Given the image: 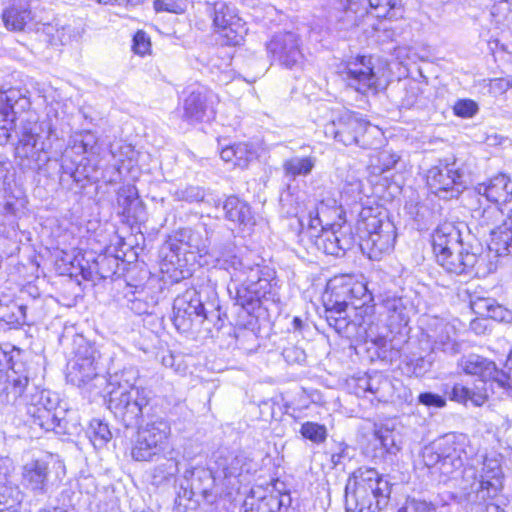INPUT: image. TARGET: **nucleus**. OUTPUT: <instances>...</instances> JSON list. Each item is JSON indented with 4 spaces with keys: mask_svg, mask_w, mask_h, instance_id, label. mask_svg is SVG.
<instances>
[{
    "mask_svg": "<svg viewBox=\"0 0 512 512\" xmlns=\"http://www.w3.org/2000/svg\"><path fill=\"white\" fill-rule=\"evenodd\" d=\"M212 255L216 265L226 270L232 281L242 282L235 285V303L241 306L249 314L259 306L261 299H269L272 295V284L267 278L260 276L259 265L244 262L235 254V247L231 244L214 247Z\"/></svg>",
    "mask_w": 512,
    "mask_h": 512,
    "instance_id": "1",
    "label": "nucleus"
},
{
    "mask_svg": "<svg viewBox=\"0 0 512 512\" xmlns=\"http://www.w3.org/2000/svg\"><path fill=\"white\" fill-rule=\"evenodd\" d=\"M391 490L388 476L374 468L360 467L345 486L346 512H380L388 504Z\"/></svg>",
    "mask_w": 512,
    "mask_h": 512,
    "instance_id": "2",
    "label": "nucleus"
},
{
    "mask_svg": "<svg viewBox=\"0 0 512 512\" xmlns=\"http://www.w3.org/2000/svg\"><path fill=\"white\" fill-rule=\"evenodd\" d=\"M220 308L219 298L213 287L187 289L174 299L173 323L181 332H188L205 321L216 326L221 320Z\"/></svg>",
    "mask_w": 512,
    "mask_h": 512,
    "instance_id": "3",
    "label": "nucleus"
},
{
    "mask_svg": "<svg viewBox=\"0 0 512 512\" xmlns=\"http://www.w3.org/2000/svg\"><path fill=\"white\" fill-rule=\"evenodd\" d=\"M5 390L6 399L3 401L24 406L27 417L32 416V408L41 411L59 402L55 392L38 387L32 364L23 361L12 363L11 376Z\"/></svg>",
    "mask_w": 512,
    "mask_h": 512,
    "instance_id": "4",
    "label": "nucleus"
},
{
    "mask_svg": "<svg viewBox=\"0 0 512 512\" xmlns=\"http://www.w3.org/2000/svg\"><path fill=\"white\" fill-rule=\"evenodd\" d=\"M170 435L168 421L160 418L147 423L137 432L131 447V457L135 461H158L161 456L171 455Z\"/></svg>",
    "mask_w": 512,
    "mask_h": 512,
    "instance_id": "5",
    "label": "nucleus"
},
{
    "mask_svg": "<svg viewBox=\"0 0 512 512\" xmlns=\"http://www.w3.org/2000/svg\"><path fill=\"white\" fill-rule=\"evenodd\" d=\"M150 400V391L146 388L112 390L108 408L126 428H133L140 424Z\"/></svg>",
    "mask_w": 512,
    "mask_h": 512,
    "instance_id": "6",
    "label": "nucleus"
},
{
    "mask_svg": "<svg viewBox=\"0 0 512 512\" xmlns=\"http://www.w3.org/2000/svg\"><path fill=\"white\" fill-rule=\"evenodd\" d=\"M361 225L359 246L371 260H380L393 249L396 233L392 222L369 216L363 218Z\"/></svg>",
    "mask_w": 512,
    "mask_h": 512,
    "instance_id": "7",
    "label": "nucleus"
},
{
    "mask_svg": "<svg viewBox=\"0 0 512 512\" xmlns=\"http://www.w3.org/2000/svg\"><path fill=\"white\" fill-rule=\"evenodd\" d=\"M304 234L319 251L327 255L343 256L355 244L350 227L336 221H327L321 225L308 223Z\"/></svg>",
    "mask_w": 512,
    "mask_h": 512,
    "instance_id": "8",
    "label": "nucleus"
},
{
    "mask_svg": "<svg viewBox=\"0 0 512 512\" xmlns=\"http://www.w3.org/2000/svg\"><path fill=\"white\" fill-rule=\"evenodd\" d=\"M266 52L271 64L288 70H301L305 63L303 41L293 31H280L266 42Z\"/></svg>",
    "mask_w": 512,
    "mask_h": 512,
    "instance_id": "9",
    "label": "nucleus"
},
{
    "mask_svg": "<svg viewBox=\"0 0 512 512\" xmlns=\"http://www.w3.org/2000/svg\"><path fill=\"white\" fill-rule=\"evenodd\" d=\"M503 216L499 207L491 205L479 218V225L487 228L491 236L489 249L498 256L512 255V216L505 220Z\"/></svg>",
    "mask_w": 512,
    "mask_h": 512,
    "instance_id": "10",
    "label": "nucleus"
},
{
    "mask_svg": "<svg viewBox=\"0 0 512 512\" xmlns=\"http://www.w3.org/2000/svg\"><path fill=\"white\" fill-rule=\"evenodd\" d=\"M27 422L31 427H38L41 431L53 432L56 435H74L79 430V423L74 413L66 409L58 402V405L42 409L41 411L32 408V416Z\"/></svg>",
    "mask_w": 512,
    "mask_h": 512,
    "instance_id": "11",
    "label": "nucleus"
},
{
    "mask_svg": "<svg viewBox=\"0 0 512 512\" xmlns=\"http://www.w3.org/2000/svg\"><path fill=\"white\" fill-rule=\"evenodd\" d=\"M369 123L360 118L356 113L343 111L337 118L327 123L324 133L345 146L360 145V138L367 132Z\"/></svg>",
    "mask_w": 512,
    "mask_h": 512,
    "instance_id": "12",
    "label": "nucleus"
},
{
    "mask_svg": "<svg viewBox=\"0 0 512 512\" xmlns=\"http://www.w3.org/2000/svg\"><path fill=\"white\" fill-rule=\"evenodd\" d=\"M100 353L91 344L79 345L75 361L67 373V380L73 385L82 387L99 378Z\"/></svg>",
    "mask_w": 512,
    "mask_h": 512,
    "instance_id": "13",
    "label": "nucleus"
},
{
    "mask_svg": "<svg viewBox=\"0 0 512 512\" xmlns=\"http://www.w3.org/2000/svg\"><path fill=\"white\" fill-rule=\"evenodd\" d=\"M342 78L347 86L361 94H376L378 77L374 72L371 57L359 56L347 63L342 71Z\"/></svg>",
    "mask_w": 512,
    "mask_h": 512,
    "instance_id": "14",
    "label": "nucleus"
},
{
    "mask_svg": "<svg viewBox=\"0 0 512 512\" xmlns=\"http://www.w3.org/2000/svg\"><path fill=\"white\" fill-rule=\"evenodd\" d=\"M209 231L205 226L181 228L165 243L164 248L179 255L183 252H197L200 255L209 253Z\"/></svg>",
    "mask_w": 512,
    "mask_h": 512,
    "instance_id": "15",
    "label": "nucleus"
},
{
    "mask_svg": "<svg viewBox=\"0 0 512 512\" xmlns=\"http://www.w3.org/2000/svg\"><path fill=\"white\" fill-rule=\"evenodd\" d=\"M457 368L467 375L479 376L485 385L489 384L494 394H496V387H503V381L507 379L502 372H498L493 361L478 354L461 357L457 362Z\"/></svg>",
    "mask_w": 512,
    "mask_h": 512,
    "instance_id": "16",
    "label": "nucleus"
},
{
    "mask_svg": "<svg viewBox=\"0 0 512 512\" xmlns=\"http://www.w3.org/2000/svg\"><path fill=\"white\" fill-rule=\"evenodd\" d=\"M467 229V225L463 222L450 225V242L455 241L450 247V258H452L450 260V274L461 275L473 268L477 262L476 254L469 252L463 244L461 235L463 230Z\"/></svg>",
    "mask_w": 512,
    "mask_h": 512,
    "instance_id": "17",
    "label": "nucleus"
},
{
    "mask_svg": "<svg viewBox=\"0 0 512 512\" xmlns=\"http://www.w3.org/2000/svg\"><path fill=\"white\" fill-rule=\"evenodd\" d=\"M213 23L233 44H239L243 39L246 30L233 6L225 2H216L213 7Z\"/></svg>",
    "mask_w": 512,
    "mask_h": 512,
    "instance_id": "18",
    "label": "nucleus"
},
{
    "mask_svg": "<svg viewBox=\"0 0 512 512\" xmlns=\"http://www.w3.org/2000/svg\"><path fill=\"white\" fill-rule=\"evenodd\" d=\"M214 94L204 88H197L189 92L184 99L183 118L191 122H201L214 115Z\"/></svg>",
    "mask_w": 512,
    "mask_h": 512,
    "instance_id": "19",
    "label": "nucleus"
},
{
    "mask_svg": "<svg viewBox=\"0 0 512 512\" xmlns=\"http://www.w3.org/2000/svg\"><path fill=\"white\" fill-rule=\"evenodd\" d=\"M502 480L503 472L500 460L496 457H485L482 463L481 473L479 475V497L484 500H493L496 498L502 490Z\"/></svg>",
    "mask_w": 512,
    "mask_h": 512,
    "instance_id": "20",
    "label": "nucleus"
},
{
    "mask_svg": "<svg viewBox=\"0 0 512 512\" xmlns=\"http://www.w3.org/2000/svg\"><path fill=\"white\" fill-rule=\"evenodd\" d=\"M49 474V461L46 459H33L23 466V485L34 493L42 495L47 491Z\"/></svg>",
    "mask_w": 512,
    "mask_h": 512,
    "instance_id": "21",
    "label": "nucleus"
},
{
    "mask_svg": "<svg viewBox=\"0 0 512 512\" xmlns=\"http://www.w3.org/2000/svg\"><path fill=\"white\" fill-rule=\"evenodd\" d=\"M475 191L492 203L508 202L512 199V182L509 176L499 173L487 182L479 183Z\"/></svg>",
    "mask_w": 512,
    "mask_h": 512,
    "instance_id": "22",
    "label": "nucleus"
},
{
    "mask_svg": "<svg viewBox=\"0 0 512 512\" xmlns=\"http://www.w3.org/2000/svg\"><path fill=\"white\" fill-rule=\"evenodd\" d=\"M215 465V473L224 478L239 477L244 473L249 474L253 470L252 460L244 453L219 455Z\"/></svg>",
    "mask_w": 512,
    "mask_h": 512,
    "instance_id": "23",
    "label": "nucleus"
},
{
    "mask_svg": "<svg viewBox=\"0 0 512 512\" xmlns=\"http://www.w3.org/2000/svg\"><path fill=\"white\" fill-rule=\"evenodd\" d=\"M450 465L459 470L463 468V476L471 479L476 478V473L473 467L467 466L468 461V437L462 433H450Z\"/></svg>",
    "mask_w": 512,
    "mask_h": 512,
    "instance_id": "24",
    "label": "nucleus"
},
{
    "mask_svg": "<svg viewBox=\"0 0 512 512\" xmlns=\"http://www.w3.org/2000/svg\"><path fill=\"white\" fill-rule=\"evenodd\" d=\"M39 135L31 130L25 129L22 132L18 145L15 148L17 158L21 159V165L32 167L31 163L37 164L41 160L43 144L38 142Z\"/></svg>",
    "mask_w": 512,
    "mask_h": 512,
    "instance_id": "25",
    "label": "nucleus"
},
{
    "mask_svg": "<svg viewBox=\"0 0 512 512\" xmlns=\"http://www.w3.org/2000/svg\"><path fill=\"white\" fill-rule=\"evenodd\" d=\"M343 213L344 211L337 198L328 192L326 196L321 197L315 210L310 211L308 223L321 225L327 221L330 222V220L341 219Z\"/></svg>",
    "mask_w": 512,
    "mask_h": 512,
    "instance_id": "26",
    "label": "nucleus"
},
{
    "mask_svg": "<svg viewBox=\"0 0 512 512\" xmlns=\"http://www.w3.org/2000/svg\"><path fill=\"white\" fill-rule=\"evenodd\" d=\"M118 206L121 213L128 219L138 221L144 214V207L138 196V191L133 185L123 186L117 195Z\"/></svg>",
    "mask_w": 512,
    "mask_h": 512,
    "instance_id": "27",
    "label": "nucleus"
},
{
    "mask_svg": "<svg viewBox=\"0 0 512 512\" xmlns=\"http://www.w3.org/2000/svg\"><path fill=\"white\" fill-rule=\"evenodd\" d=\"M124 298L126 299V306L137 315L152 313V309L156 305L155 297L143 287L128 285Z\"/></svg>",
    "mask_w": 512,
    "mask_h": 512,
    "instance_id": "28",
    "label": "nucleus"
},
{
    "mask_svg": "<svg viewBox=\"0 0 512 512\" xmlns=\"http://www.w3.org/2000/svg\"><path fill=\"white\" fill-rule=\"evenodd\" d=\"M18 92L9 90L0 94V144L8 142L9 131L13 128L15 121L14 104L17 102Z\"/></svg>",
    "mask_w": 512,
    "mask_h": 512,
    "instance_id": "29",
    "label": "nucleus"
},
{
    "mask_svg": "<svg viewBox=\"0 0 512 512\" xmlns=\"http://www.w3.org/2000/svg\"><path fill=\"white\" fill-rule=\"evenodd\" d=\"M72 145L70 149H66L62 156V164L61 169L63 173L68 174L71 177H74V168L73 166L66 165V160L68 158V154L73 152L75 154H85V153H94V149L97 144L96 136L90 132L85 131L79 134H76L71 141Z\"/></svg>",
    "mask_w": 512,
    "mask_h": 512,
    "instance_id": "30",
    "label": "nucleus"
},
{
    "mask_svg": "<svg viewBox=\"0 0 512 512\" xmlns=\"http://www.w3.org/2000/svg\"><path fill=\"white\" fill-rule=\"evenodd\" d=\"M225 218L240 225H254L251 207L236 196H229L223 203Z\"/></svg>",
    "mask_w": 512,
    "mask_h": 512,
    "instance_id": "31",
    "label": "nucleus"
},
{
    "mask_svg": "<svg viewBox=\"0 0 512 512\" xmlns=\"http://www.w3.org/2000/svg\"><path fill=\"white\" fill-rule=\"evenodd\" d=\"M27 307L7 295L0 297V321L16 327L27 323Z\"/></svg>",
    "mask_w": 512,
    "mask_h": 512,
    "instance_id": "32",
    "label": "nucleus"
},
{
    "mask_svg": "<svg viewBox=\"0 0 512 512\" xmlns=\"http://www.w3.org/2000/svg\"><path fill=\"white\" fill-rule=\"evenodd\" d=\"M220 157L227 163L246 168L255 158V151L248 143H237L221 149Z\"/></svg>",
    "mask_w": 512,
    "mask_h": 512,
    "instance_id": "33",
    "label": "nucleus"
},
{
    "mask_svg": "<svg viewBox=\"0 0 512 512\" xmlns=\"http://www.w3.org/2000/svg\"><path fill=\"white\" fill-rule=\"evenodd\" d=\"M108 382L110 385L115 386L114 390H126L132 388H140L136 386L137 379L139 377L138 370L133 367H124L121 370H117L115 365L112 364L108 367Z\"/></svg>",
    "mask_w": 512,
    "mask_h": 512,
    "instance_id": "34",
    "label": "nucleus"
},
{
    "mask_svg": "<svg viewBox=\"0 0 512 512\" xmlns=\"http://www.w3.org/2000/svg\"><path fill=\"white\" fill-rule=\"evenodd\" d=\"M487 388L474 391L461 384H454L450 392V400L456 401L460 404L468 406L471 403L473 406H481L486 401Z\"/></svg>",
    "mask_w": 512,
    "mask_h": 512,
    "instance_id": "35",
    "label": "nucleus"
},
{
    "mask_svg": "<svg viewBox=\"0 0 512 512\" xmlns=\"http://www.w3.org/2000/svg\"><path fill=\"white\" fill-rule=\"evenodd\" d=\"M3 21L6 28L22 31L32 21L31 11L23 5L12 6L3 12Z\"/></svg>",
    "mask_w": 512,
    "mask_h": 512,
    "instance_id": "36",
    "label": "nucleus"
},
{
    "mask_svg": "<svg viewBox=\"0 0 512 512\" xmlns=\"http://www.w3.org/2000/svg\"><path fill=\"white\" fill-rule=\"evenodd\" d=\"M316 163V158L313 156L307 157H292L283 163V169L286 176L296 178L297 176L309 175Z\"/></svg>",
    "mask_w": 512,
    "mask_h": 512,
    "instance_id": "37",
    "label": "nucleus"
},
{
    "mask_svg": "<svg viewBox=\"0 0 512 512\" xmlns=\"http://www.w3.org/2000/svg\"><path fill=\"white\" fill-rule=\"evenodd\" d=\"M445 225L436 228L432 235V248L436 260L445 270L448 263V233Z\"/></svg>",
    "mask_w": 512,
    "mask_h": 512,
    "instance_id": "38",
    "label": "nucleus"
},
{
    "mask_svg": "<svg viewBox=\"0 0 512 512\" xmlns=\"http://www.w3.org/2000/svg\"><path fill=\"white\" fill-rule=\"evenodd\" d=\"M23 495L17 486L0 484V512H17Z\"/></svg>",
    "mask_w": 512,
    "mask_h": 512,
    "instance_id": "39",
    "label": "nucleus"
},
{
    "mask_svg": "<svg viewBox=\"0 0 512 512\" xmlns=\"http://www.w3.org/2000/svg\"><path fill=\"white\" fill-rule=\"evenodd\" d=\"M44 34L48 37V42L53 45H65L69 43L73 38L80 35L79 30L71 28L70 25H64L60 28H56L53 25H48L44 28Z\"/></svg>",
    "mask_w": 512,
    "mask_h": 512,
    "instance_id": "40",
    "label": "nucleus"
},
{
    "mask_svg": "<svg viewBox=\"0 0 512 512\" xmlns=\"http://www.w3.org/2000/svg\"><path fill=\"white\" fill-rule=\"evenodd\" d=\"M450 179L453 184L450 186V198H457L466 189L469 174L467 169L457 165L456 159L450 163Z\"/></svg>",
    "mask_w": 512,
    "mask_h": 512,
    "instance_id": "41",
    "label": "nucleus"
},
{
    "mask_svg": "<svg viewBox=\"0 0 512 512\" xmlns=\"http://www.w3.org/2000/svg\"><path fill=\"white\" fill-rule=\"evenodd\" d=\"M167 455L162 456L164 461L153 469L152 477L155 484L168 481L179 472L178 461L172 456L167 457Z\"/></svg>",
    "mask_w": 512,
    "mask_h": 512,
    "instance_id": "42",
    "label": "nucleus"
},
{
    "mask_svg": "<svg viewBox=\"0 0 512 512\" xmlns=\"http://www.w3.org/2000/svg\"><path fill=\"white\" fill-rule=\"evenodd\" d=\"M299 433L304 439L317 445L324 443L328 437L327 427L324 424L313 421L302 423Z\"/></svg>",
    "mask_w": 512,
    "mask_h": 512,
    "instance_id": "43",
    "label": "nucleus"
},
{
    "mask_svg": "<svg viewBox=\"0 0 512 512\" xmlns=\"http://www.w3.org/2000/svg\"><path fill=\"white\" fill-rule=\"evenodd\" d=\"M376 446L379 445L382 453L395 455L400 447L396 443V434L387 427H379L374 432Z\"/></svg>",
    "mask_w": 512,
    "mask_h": 512,
    "instance_id": "44",
    "label": "nucleus"
},
{
    "mask_svg": "<svg viewBox=\"0 0 512 512\" xmlns=\"http://www.w3.org/2000/svg\"><path fill=\"white\" fill-rule=\"evenodd\" d=\"M89 437L95 448H102L112 438V433L107 423L99 419L90 422Z\"/></svg>",
    "mask_w": 512,
    "mask_h": 512,
    "instance_id": "45",
    "label": "nucleus"
},
{
    "mask_svg": "<svg viewBox=\"0 0 512 512\" xmlns=\"http://www.w3.org/2000/svg\"><path fill=\"white\" fill-rule=\"evenodd\" d=\"M377 18H395L400 8V0H368Z\"/></svg>",
    "mask_w": 512,
    "mask_h": 512,
    "instance_id": "46",
    "label": "nucleus"
},
{
    "mask_svg": "<svg viewBox=\"0 0 512 512\" xmlns=\"http://www.w3.org/2000/svg\"><path fill=\"white\" fill-rule=\"evenodd\" d=\"M173 197L177 201H185L187 203L202 202L205 198V191L199 186L187 185L179 187L173 192Z\"/></svg>",
    "mask_w": 512,
    "mask_h": 512,
    "instance_id": "47",
    "label": "nucleus"
},
{
    "mask_svg": "<svg viewBox=\"0 0 512 512\" xmlns=\"http://www.w3.org/2000/svg\"><path fill=\"white\" fill-rule=\"evenodd\" d=\"M379 376L366 375L357 379L355 393L358 396L364 395L369 392L375 395L376 398L381 400L383 395L381 394V387H374V383L378 382Z\"/></svg>",
    "mask_w": 512,
    "mask_h": 512,
    "instance_id": "48",
    "label": "nucleus"
},
{
    "mask_svg": "<svg viewBox=\"0 0 512 512\" xmlns=\"http://www.w3.org/2000/svg\"><path fill=\"white\" fill-rule=\"evenodd\" d=\"M507 378L503 381V387H496V395L498 398H512V353L508 356L503 369H498Z\"/></svg>",
    "mask_w": 512,
    "mask_h": 512,
    "instance_id": "49",
    "label": "nucleus"
},
{
    "mask_svg": "<svg viewBox=\"0 0 512 512\" xmlns=\"http://www.w3.org/2000/svg\"><path fill=\"white\" fill-rule=\"evenodd\" d=\"M479 111L477 102L472 99H460L453 105V112L461 118H472Z\"/></svg>",
    "mask_w": 512,
    "mask_h": 512,
    "instance_id": "50",
    "label": "nucleus"
},
{
    "mask_svg": "<svg viewBox=\"0 0 512 512\" xmlns=\"http://www.w3.org/2000/svg\"><path fill=\"white\" fill-rule=\"evenodd\" d=\"M349 305L345 300L338 301V300H332L329 299L325 303V318L329 324V326L332 325L331 319H338V317H341L343 314H345L346 310L348 309Z\"/></svg>",
    "mask_w": 512,
    "mask_h": 512,
    "instance_id": "51",
    "label": "nucleus"
},
{
    "mask_svg": "<svg viewBox=\"0 0 512 512\" xmlns=\"http://www.w3.org/2000/svg\"><path fill=\"white\" fill-rule=\"evenodd\" d=\"M444 180L445 176L438 167L431 168L427 173V184L435 194L447 191Z\"/></svg>",
    "mask_w": 512,
    "mask_h": 512,
    "instance_id": "52",
    "label": "nucleus"
},
{
    "mask_svg": "<svg viewBox=\"0 0 512 512\" xmlns=\"http://www.w3.org/2000/svg\"><path fill=\"white\" fill-rule=\"evenodd\" d=\"M153 6L156 12L180 14L184 11L182 0H155Z\"/></svg>",
    "mask_w": 512,
    "mask_h": 512,
    "instance_id": "53",
    "label": "nucleus"
},
{
    "mask_svg": "<svg viewBox=\"0 0 512 512\" xmlns=\"http://www.w3.org/2000/svg\"><path fill=\"white\" fill-rule=\"evenodd\" d=\"M431 362L423 357L410 359L406 363L407 371L417 377L424 375L430 368Z\"/></svg>",
    "mask_w": 512,
    "mask_h": 512,
    "instance_id": "54",
    "label": "nucleus"
},
{
    "mask_svg": "<svg viewBox=\"0 0 512 512\" xmlns=\"http://www.w3.org/2000/svg\"><path fill=\"white\" fill-rule=\"evenodd\" d=\"M150 39L143 31H138L133 38V50L136 54L144 56L149 53Z\"/></svg>",
    "mask_w": 512,
    "mask_h": 512,
    "instance_id": "55",
    "label": "nucleus"
},
{
    "mask_svg": "<svg viewBox=\"0 0 512 512\" xmlns=\"http://www.w3.org/2000/svg\"><path fill=\"white\" fill-rule=\"evenodd\" d=\"M492 298H476L470 301L471 310L482 317H487L492 305H494Z\"/></svg>",
    "mask_w": 512,
    "mask_h": 512,
    "instance_id": "56",
    "label": "nucleus"
},
{
    "mask_svg": "<svg viewBox=\"0 0 512 512\" xmlns=\"http://www.w3.org/2000/svg\"><path fill=\"white\" fill-rule=\"evenodd\" d=\"M281 502L277 497L263 498L255 508L246 512H277L280 509Z\"/></svg>",
    "mask_w": 512,
    "mask_h": 512,
    "instance_id": "57",
    "label": "nucleus"
},
{
    "mask_svg": "<svg viewBox=\"0 0 512 512\" xmlns=\"http://www.w3.org/2000/svg\"><path fill=\"white\" fill-rule=\"evenodd\" d=\"M487 317L499 322H510L512 320V313L510 310L494 301V305H492Z\"/></svg>",
    "mask_w": 512,
    "mask_h": 512,
    "instance_id": "58",
    "label": "nucleus"
},
{
    "mask_svg": "<svg viewBox=\"0 0 512 512\" xmlns=\"http://www.w3.org/2000/svg\"><path fill=\"white\" fill-rule=\"evenodd\" d=\"M418 400L421 404L428 407L443 408L446 406L445 398L431 392L421 393Z\"/></svg>",
    "mask_w": 512,
    "mask_h": 512,
    "instance_id": "59",
    "label": "nucleus"
},
{
    "mask_svg": "<svg viewBox=\"0 0 512 512\" xmlns=\"http://www.w3.org/2000/svg\"><path fill=\"white\" fill-rule=\"evenodd\" d=\"M282 355L288 363H302L306 359L304 350L296 346L284 348Z\"/></svg>",
    "mask_w": 512,
    "mask_h": 512,
    "instance_id": "60",
    "label": "nucleus"
},
{
    "mask_svg": "<svg viewBox=\"0 0 512 512\" xmlns=\"http://www.w3.org/2000/svg\"><path fill=\"white\" fill-rule=\"evenodd\" d=\"M331 320L332 325L330 327L334 328L335 331L339 334L346 333L351 324H357L354 320H350V316L348 315L347 311L341 317H338V319ZM358 324L360 325V322Z\"/></svg>",
    "mask_w": 512,
    "mask_h": 512,
    "instance_id": "61",
    "label": "nucleus"
},
{
    "mask_svg": "<svg viewBox=\"0 0 512 512\" xmlns=\"http://www.w3.org/2000/svg\"><path fill=\"white\" fill-rule=\"evenodd\" d=\"M348 445L344 443H339L337 445V450L331 454V463L333 467H337L342 464L345 459H350L351 456L348 453Z\"/></svg>",
    "mask_w": 512,
    "mask_h": 512,
    "instance_id": "62",
    "label": "nucleus"
},
{
    "mask_svg": "<svg viewBox=\"0 0 512 512\" xmlns=\"http://www.w3.org/2000/svg\"><path fill=\"white\" fill-rule=\"evenodd\" d=\"M342 14L343 16L340 18L339 29L347 30L358 25V17L351 8L344 10Z\"/></svg>",
    "mask_w": 512,
    "mask_h": 512,
    "instance_id": "63",
    "label": "nucleus"
},
{
    "mask_svg": "<svg viewBox=\"0 0 512 512\" xmlns=\"http://www.w3.org/2000/svg\"><path fill=\"white\" fill-rule=\"evenodd\" d=\"M380 159L383 160L384 168L383 170H389L394 167V165L398 162L399 158L394 154H389L388 152H382L380 155Z\"/></svg>",
    "mask_w": 512,
    "mask_h": 512,
    "instance_id": "64",
    "label": "nucleus"
}]
</instances>
